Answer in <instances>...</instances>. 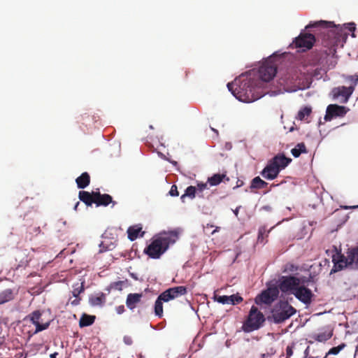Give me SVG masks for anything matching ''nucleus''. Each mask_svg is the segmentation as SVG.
<instances>
[{
    "instance_id": "10",
    "label": "nucleus",
    "mask_w": 358,
    "mask_h": 358,
    "mask_svg": "<svg viewBox=\"0 0 358 358\" xmlns=\"http://www.w3.org/2000/svg\"><path fill=\"white\" fill-rule=\"evenodd\" d=\"M316 39L313 34L301 33L290 45L292 48H301L303 51L310 49Z\"/></svg>"
},
{
    "instance_id": "24",
    "label": "nucleus",
    "mask_w": 358,
    "mask_h": 358,
    "mask_svg": "<svg viewBox=\"0 0 358 358\" xmlns=\"http://www.w3.org/2000/svg\"><path fill=\"white\" fill-rule=\"evenodd\" d=\"M16 293L12 289H6L0 292V305L13 300Z\"/></svg>"
},
{
    "instance_id": "28",
    "label": "nucleus",
    "mask_w": 358,
    "mask_h": 358,
    "mask_svg": "<svg viewBox=\"0 0 358 358\" xmlns=\"http://www.w3.org/2000/svg\"><path fill=\"white\" fill-rule=\"evenodd\" d=\"M141 230L142 227L138 225L129 227L127 229L128 238L131 241L136 240L138 237L139 233Z\"/></svg>"
},
{
    "instance_id": "16",
    "label": "nucleus",
    "mask_w": 358,
    "mask_h": 358,
    "mask_svg": "<svg viewBox=\"0 0 358 358\" xmlns=\"http://www.w3.org/2000/svg\"><path fill=\"white\" fill-rule=\"evenodd\" d=\"M42 313L40 310H35L28 315L31 322L36 326V332H39L47 329L50 326V322L40 323L39 320Z\"/></svg>"
},
{
    "instance_id": "36",
    "label": "nucleus",
    "mask_w": 358,
    "mask_h": 358,
    "mask_svg": "<svg viewBox=\"0 0 358 358\" xmlns=\"http://www.w3.org/2000/svg\"><path fill=\"white\" fill-rule=\"evenodd\" d=\"M196 194H197V196H199V197L203 198V192L205 189H208V184L207 183H202V182L201 183H198L197 186L196 187Z\"/></svg>"
},
{
    "instance_id": "26",
    "label": "nucleus",
    "mask_w": 358,
    "mask_h": 358,
    "mask_svg": "<svg viewBox=\"0 0 358 358\" xmlns=\"http://www.w3.org/2000/svg\"><path fill=\"white\" fill-rule=\"evenodd\" d=\"M163 302L168 301L164 299L163 295L160 294L155 303V314L159 317H162L163 316Z\"/></svg>"
},
{
    "instance_id": "15",
    "label": "nucleus",
    "mask_w": 358,
    "mask_h": 358,
    "mask_svg": "<svg viewBox=\"0 0 358 358\" xmlns=\"http://www.w3.org/2000/svg\"><path fill=\"white\" fill-rule=\"evenodd\" d=\"M354 87L349 86H340L334 87L332 90L333 96L334 98L342 97L341 103H347L354 92Z\"/></svg>"
},
{
    "instance_id": "43",
    "label": "nucleus",
    "mask_w": 358,
    "mask_h": 358,
    "mask_svg": "<svg viewBox=\"0 0 358 358\" xmlns=\"http://www.w3.org/2000/svg\"><path fill=\"white\" fill-rule=\"evenodd\" d=\"M15 358H27V354L24 352H19L15 354Z\"/></svg>"
},
{
    "instance_id": "40",
    "label": "nucleus",
    "mask_w": 358,
    "mask_h": 358,
    "mask_svg": "<svg viewBox=\"0 0 358 358\" xmlns=\"http://www.w3.org/2000/svg\"><path fill=\"white\" fill-rule=\"evenodd\" d=\"M169 194L172 196H177L179 195V192L178 191V187L176 185H173L171 186Z\"/></svg>"
},
{
    "instance_id": "5",
    "label": "nucleus",
    "mask_w": 358,
    "mask_h": 358,
    "mask_svg": "<svg viewBox=\"0 0 358 358\" xmlns=\"http://www.w3.org/2000/svg\"><path fill=\"white\" fill-rule=\"evenodd\" d=\"M265 320L263 313L259 310L257 307L252 306L247 319L243 324L242 329L246 333L258 330L264 325Z\"/></svg>"
},
{
    "instance_id": "30",
    "label": "nucleus",
    "mask_w": 358,
    "mask_h": 358,
    "mask_svg": "<svg viewBox=\"0 0 358 358\" xmlns=\"http://www.w3.org/2000/svg\"><path fill=\"white\" fill-rule=\"evenodd\" d=\"M307 149L304 143H298L291 150V153L294 157H299L302 153H307Z\"/></svg>"
},
{
    "instance_id": "56",
    "label": "nucleus",
    "mask_w": 358,
    "mask_h": 358,
    "mask_svg": "<svg viewBox=\"0 0 358 358\" xmlns=\"http://www.w3.org/2000/svg\"><path fill=\"white\" fill-rule=\"evenodd\" d=\"M143 234H144V232L143 231V232H142V234L141 235V236H143Z\"/></svg>"
},
{
    "instance_id": "57",
    "label": "nucleus",
    "mask_w": 358,
    "mask_h": 358,
    "mask_svg": "<svg viewBox=\"0 0 358 358\" xmlns=\"http://www.w3.org/2000/svg\"><path fill=\"white\" fill-rule=\"evenodd\" d=\"M324 358H327V357H324Z\"/></svg>"
},
{
    "instance_id": "44",
    "label": "nucleus",
    "mask_w": 358,
    "mask_h": 358,
    "mask_svg": "<svg viewBox=\"0 0 358 358\" xmlns=\"http://www.w3.org/2000/svg\"><path fill=\"white\" fill-rule=\"evenodd\" d=\"M122 285V281H118V282H115L113 283V287L115 288L120 289Z\"/></svg>"
},
{
    "instance_id": "39",
    "label": "nucleus",
    "mask_w": 358,
    "mask_h": 358,
    "mask_svg": "<svg viewBox=\"0 0 358 358\" xmlns=\"http://www.w3.org/2000/svg\"><path fill=\"white\" fill-rule=\"evenodd\" d=\"M269 233V230H267L265 227H261L259 229L258 232V241L263 242L264 236L265 234H268Z\"/></svg>"
},
{
    "instance_id": "47",
    "label": "nucleus",
    "mask_w": 358,
    "mask_h": 358,
    "mask_svg": "<svg viewBox=\"0 0 358 358\" xmlns=\"http://www.w3.org/2000/svg\"><path fill=\"white\" fill-rule=\"evenodd\" d=\"M58 355V353L57 352H54L52 354L50 355V358H57V356Z\"/></svg>"
},
{
    "instance_id": "46",
    "label": "nucleus",
    "mask_w": 358,
    "mask_h": 358,
    "mask_svg": "<svg viewBox=\"0 0 358 358\" xmlns=\"http://www.w3.org/2000/svg\"><path fill=\"white\" fill-rule=\"evenodd\" d=\"M354 358H358V347L356 348L355 354H354Z\"/></svg>"
},
{
    "instance_id": "22",
    "label": "nucleus",
    "mask_w": 358,
    "mask_h": 358,
    "mask_svg": "<svg viewBox=\"0 0 358 358\" xmlns=\"http://www.w3.org/2000/svg\"><path fill=\"white\" fill-rule=\"evenodd\" d=\"M94 193H90L86 191H80L78 194L79 199L85 203L87 206H91L93 203H95Z\"/></svg>"
},
{
    "instance_id": "12",
    "label": "nucleus",
    "mask_w": 358,
    "mask_h": 358,
    "mask_svg": "<svg viewBox=\"0 0 358 358\" xmlns=\"http://www.w3.org/2000/svg\"><path fill=\"white\" fill-rule=\"evenodd\" d=\"M349 109L343 106H338L337 104H329L326 110L324 120L326 121H331L334 117H344Z\"/></svg>"
},
{
    "instance_id": "25",
    "label": "nucleus",
    "mask_w": 358,
    "mask_h": 358,
    "mask_svg": "<svg viewBox=\"0 0 358 358\" xmlns=\"http://www.w3.org/2000/svg\"><path fill=\"white\" fill-rule=\"evenodd\" d=\"M90 303L93 306H103L106 303V294L101 292L90 297Z\"/></svg>"
},
{
    "instance_id": "29",
    "label": "nucleus",
    "mask_w": 358,
    "mask_h": 358,
    "mask_svg": "<svg viewBox=\"0 0 358 358\" xmlns=\"http://www.w3.org/2000/svg\"><path fill=\"white\" fill-rule=\"evenodd\" d=\"M268 185V182H265L264 180H262L259 176H257L254 178L250 184V189H264Z\"/></svg>"
},
{
    "instance_id": "9",
    "label": "nucleus",
    "mask_w": 358,
    "mask_h": 358,
    "mask_svg": "<svg viewBox=\"0 0 358 358\" xmlns=\"http://www.w3.org/2000/svg\"><path fill=\"white\" fill-rule=\"evenodd\" d=\"M277 73V65L272 61H265L258 71L259 78L264 82H269Z\"/></svg>"
},
{
    "instance_id": "19",
    "label": "nucleus",
    "mask_w": 358,
    "mask_h": 358,
    "mask_svg": "<svg viewBox=\"0 0 358 358\" xmlns=\"http://www.w3.org/2000/svg\"><path fill=\"white\" fill-rule=\"evenodd\" d=\"M73 289L72 291V294L75 299L72 300L71 298H70L69 299L68 303H71L72 306H78L80 302L81 299L79 297V295L85 290L84 282H83L81 283H76L73 285Z\"/></svg>"
},
{
    "instance_id": "52",
    "label": "nucleus",
    "mask_w": 358,
    "mask_h": 358,
    "mask_svg": "<svg viewBox=\"0 0 358 358\" xmlns=\"http://www.w3.org/2000/svg\"><path fill=\"white\" fill-rule=\"evenodd\" d=\"M79 203H79V201H78V202L76 203V205H75V206H74V209H75V210H77V208H78V206Z\"/></svg>"
},
{
    "instance_id": "3",
    "label": "nucleus",
    "mask_w": 358,
    "mask_h": 358,
    "mask_svg": "<svg viewBox=\"0 0 358 358\" xmlns=\"http://www.w3.org/2000/svg\"><path fill=\"white\" fill-rule=\"evenodd\" d=\"M178 239L176 230L164 231L156 236L145 249L144 252L152 259H159Z\"/></svg>"
},
{
    "instance_id": "50",
    "label": "nucleus",
    "mask_w": 358,
    "mask_h": 358,
    "mask_svg": "<svg viewBox=\"0 0 358 358\" xmlns=\"http://www.w3.org/2000/svg\"><path fill=\"white\" fill-rule=\"evenodd\" d=\"M234 214L237 216L238 213V208H237L235 210H234Z\"/></svg>"
},
{
    "instance_id": "51",
    "label": "nucleus",
    "mask_w": 358,
    "mask_h": 358,
    "mask_svg": "<svg viewBox=\"0 0 358 358\" xmlns=\"http://www.w3.org/2000/svg\"><path fill=\"white\" fill-rule=\"evenodd\" d=\"M206 228H213L214 226L213 224H208L206 227Z\"/></svg>"
},
{
    "instance_id": "42",
    "label": "nucleus",
    "mask_w": 358,
    "mask_h": 358,
    "mask_svg": "<svg viewBox=\"0 0 358 358\" xmlns=\"http://www.w3.org/2000/svg\"><path fill=\"white\" fill-rule=\"evenodd\" d=\"M117 314H122L125 311L124 306L123 305H120L116 307L115 308Z\"/></svg>"
},
{
    "instance_id": "49",
    "label": "nucleus",
    "mask_w": 358,
    "mask_h": 358,
    "mask_svg": "<svg viewBox=\"0 0 358 358\" xmlns=\"http://www.w3.org/2000/svg\"><path fill=\"white\" fill-rule=\"evenodd\" d=\"M40 231H41L40 227L34 228V232L40 233Z\"/></svg>"
},
{
    "instance_id": "33",
    "label": "nucleus",
    "mask_w": 358,
    "mask_h": 358,
    "mask_svg": "<svg viewBox=\"0 0 358 358\" xmlns=\"http://www.w3.org/2000/svg\"><path fill=\"white\" fill-rule=\"evenodd\" d=\"M312 112L311 108L310 107H304L301 108L297 115V117L300 120H304L306 117L309 116Z\"/></svg>"
},
{
    "instance_id": "21",
    "label": "nucleus",
    "mask_w": 358,
    "mask_h": 358,
    "mask_svg": "<svg viewBox=\"0 0 358 358\" xmlns=\"http://www.w3.org/2000/svg\"><path fill=\"white\" fill-rule=\"evenodd\" d=\"M143 296L142 293H130L127 295L126 305L130 310H134L137 304L141 301Z\"/></svg>"
},
{
    "instance_id": "41",
    "label": "nucleus",
    "mask_w": 358,
    "mask_h": 358,
    "mask_svg": "<svg viewBox=\"0 0 358 358\" xmlns=\"http://www.w3.org/2000/svg\"><path fill=\"white\" fill-rule=\"evenodd\" d=\"M293 355L292 346H287L286 348V358H290Z\"/></svg>"
},
{
    "instance_id": "45",
    "label": "nucleus",
    "mask_w": 358,
    "mask_h": 358,
    "mask_svg": "<svg viewBox=\"0 0 358 358\" xmlns=\"http://www.w3.org/2000/svg\"><path fill=\"white\" fill-rule=\"evenodd\" d=\"M124 342L127 344V345H130L131 343V341L130 338H124Z\"/></svg>"
},
{
    "instance_id": "4",
    "label": "nucleus",
    "mask_w": 358,
    "mask_h": 358,
    "mask_svg": "<svg viewBox=\"0 0 358 358\" xmlns=\"http://www.w3.org/2000/svg\"><path fill=\"white\" fill-rule=\"evenodd\" d=\"M291 162V158L285 157L284 154H278L268 162L266 166L261 171V175L266 180H273L278 177L280 171L285 169Z\"/></svg>"
},
{
    "instance_id": "31",
    "label": "nucleus",
    "mask_w": 358,
    "mask_h": 358,
    "mask_svg": "<svg viewBox=\"0 0 358 358\" xmlns=\"http://www.w3.org/2000/svg\"><path fill=\"white\" fill-rule=\"evenodd\" d=\"M226 177L227 176L224 173H216L208 178V182L211 186H215L221 183Z\"/></svg>"
},
{
    "instance_id": "38",
    "label": "nucleus",
    "mask_w": 358,
    "mask_h": 358,
    "mask_svg": "<svg viewBox=\"0 0 358 358\" xmlns=\"http://www.w3.org/2000/svg\"><path fill=\"white\" fill-rule=\"evenodd\" d=\"M346 346L345 343H343L340 345H338V346L336 347H334L332 348H331L328 352V355L329 354H332V355H337L339 353V352L341 350H342L343 349H344V348Z\"/></svg>"
},
{
    "instance_id": "53",
    "label": "nucleus",
    "mask_w": 358,
    "mask_h": 358,
    "mask_svg": "<svg viewBox=\"0 0 358 358\" xmlns=\"http://www.w3.org/2000/svg\"><path fill=\"white\" fill-rule=\"evenodd\" d=\"M211 129H212L213 131H215L216 134H217V131L216 129H213V128H211Z\"/></svg>"
},
{
    "instance_id": "55",
    "label": "nucleus",
    "mask_w": 358,
    "mask_h": 358,
    "mask_svg": "<svg viewBox=\"0 0 358 358\" xmlns=\"http://www.w3.org/2000/svg\"><path fill=\"white\" fill-rule=\"evenodd\" d=\"M308 348H309L308 347V348L306 349V351H305V352H306V353L308 352Z\"/></svg>"
},
{
    "instance_id": "2",
    "label": "nucleus",
    "mask_w": 358,
    "mask_h": 358,
    "mask_svg": "<svg viewBox=\"0 0 358 358\" xmlns=\"http://www.w3.org/2000/svg\"><path fill=\"white\" fill-rule=\"evenodd\" d=\"M259 84V81L251 74L241 75L234 82L229 83L227 87L237 99L250 103L262 97Z\"/></svg>"
},
{
    "instance_id": "32",
    "label": "nucleus",
    "mask_w": 358,
    "mask_h": 358,
    "mask_svg": "<svg viewBox=\"0 0 358 358\" xmlns=\"http://www.w3.org/2000/svg\"><path fill=\"white\" fill-rule=\"evenodd\" d=\"M196 194V189L194 186H189L185 189V192L180 197V199L182 202H184V199L186 196L189 197L191 199H194Z\"/></svg>"
},
{
    "instance_id": "20",
    "label": "nucleus",
    "mask_w": 358,
    "mask_h": 358,
    "mask_svg": "<svg viewBox=\"0 0 358 358\" xmlns=\"http://www.w3.org/2000/svg\"><path fill=\"white\" fill-rule=\"evenodd\" d=\"M95 203L97 206H107L109 203H113L114 206L116 202L113 201V198L108 194H100V192L94 193Z\"/></svg>"
},
{
    "instance_id": "48",
    "label": "nucleus",
    "mask_w": 358,
    "mask_h": 358,
    "mask_svg": "<svg viewBox=\"0 0 358 358\" xmlns=\"http://www.w3.org/2000/svg\"><path fill=\"white\" fill-rule=\"evenodd\" d=\"M220 230L219 227H216L215 229L212 231V234H215V232L218 231Z\"/></svg>"
},
{
    "instance_id": "7",
    "label": "nucleus",
    "mask_w": 358,
    "mask_h": 358,
    "mask_svg": "<svg viewBox=\"0 0 358 358\" xmlns=\"http://www.w3.org/2000/svg\"><path fill=\"white\" fill-rule=\"evenodd\" d=\"M350 258V249H348L347 256H345L341 252H336V255H334L332 257L334 266L331 271V273H336L348 266H352L354 262H351Z\"/></svg>"
},
{
    "instance_id": "18",
    "label": "nucleus",
    "mask_w": 358,
    "mask_h": 358,
    "mask_svg": "<svg viewBox=\"0 0 358 358\" xmlns=\"http://www.w3.org/2000/svg\"><path fill=\"white\" fill-rule=\"evenodd\" d=\"M31 258L28 256L27 250L18 251L15 255V269L25 268L30 262Z\"/></svg>"
},
{
    "instance_id": "1",
    "label": "nucleus",
    "mask_w": 358,
    "mask_h": 358,
    "mask_svg": "<svg viewBox=\"0 0 358 358\" xmlns=\"http://www.w3.org/2000/svg\"><path fill=\"white\" fill-rule=\"evenodd\" d=\"M310 28H318L319 34L322 38V44L329 49L330 53L336 52V47L340 43L345 42L348 34L345 31L348 29L352 32V36L355 37V31L356 24L354 22L344 24L343 26L333 24L331 22L321 20L310 23L306 27V29Z\"/></svg>"
},
{
    "instance_id": "34",
    "label": "nucleus",
    "mask_w": 358,
    "mask_h": 358,
    "mask_svg": "<svg viewBox=\"0 0 358 358\" xmlns=\"http://www.w3.org/2000/svg\"><path fill=\"white\" fill-rule=\"evenodd\" d=\"M332 333L322 332L315 335L314 338L318 342H325L330 339Z\"/></svg>"
},
{
    "instance_id": "11",
    "label": "nucleus",
    "mask_w": 358,
    "mask_h": 358,
    "mask_svg": "<svg viewBox=\"0 0 358 358\" xmlns=\"http://www.w3.org/2000/svg\"><path fill=\"white\" fill-rule=\"evenodd\" d=\"M279 290L277 287H268L263 291L255 299L257 303L271 304L278 296Z\"/></svg>"
},
{
    "instance_id": "35",
    "label": "nucleus",
    "mask_w": 358,
    "mask_h": 358,
    "mask_svg": "<svg viewBox=\"0 0 358 358\" xmlns=\"http://www.w3.org/2000/svg\"><path fill=\"white\" fill-rule=\"evenodd\" d=\"M350 261L354 262L356 266H358V247L350 249Z\"/></svg>"
},
{
    "instance_id": "54",
    "label": "nucleus",
    "mask_w": 358,
    "mask_h": 358,
    "mask_svg": "<svg viewBox=\"0 0 358 358\" xmlns=\"http://www.w3.org/2000/svg\"><path fill=\"white\" fill-rule=\"evenodd\" d=\"M265 357H266V355H265V354H262V358H265Z\"/></svg>"
},
{
    "instance_id": "14",
    "label": "nucleus",
    "mask_w": 358,
    "mask_h": 358,
    "mask_svg": "<svg viewBox=\"0 0 358 358\" xmlns=\"http://www.w3.org/2000/svg\"><path fill=\"white\" fill-rule=\"evenodd\" d=\"M187 293V289L185 286H177L171 287L162 293L164 299L168 302L171 300L177 299Z\"/></svg>"
},
{
    "instance_id": "23",
    "label": "nucleus",
    "mask_w": 358,
    "mask_h": 358,
    "mask_svg": "<svg viewBox=\"0 0 358 358\" xmlns=\"http://www.w3.org/2000/svg\"><path fill=\"white\" fill-rule=\"evenodd\" d=\"M77 187L79 189H85L90 183V176L87 172L83 173L76 179Z\"/></svg>"
},
{
    "instance_id": "13",
    "label": "nucleus",
    "mask_w": 358,
    "mask_h": 358,
    "mask_svg": "<svg viewBox=\"0 0 358 358\" xmlns=\"http://www.w3.org/2000/svg\"><path fill=\"white\" fill-rule=\"evenodd\" d=\"M294 295L298 300L306 305L310 304L314 296L312 291L301 284L299 285L294 292Z\"/></svg>"
},
{
    "instance_id": "27",
    "label": "nucleus",
    "mask_w": 358,
    "mask_h": 358,
    "mask_svg": "<svg viewBox=\"0 0 358 358\" xmlns=\"http://www.w3.org/2000/svg\"><path fill=\"white\" fill-rule=\"evenodd\" d=\"M95 316L83 314L79 321V326L80 327H85L92 325L95 320Z\"/></svg>"
},
{
    "instance_id": "37",
    "label": "nucleus",
    "mask_w": 358,
    "mask_h": 358,
    "mask_svg": "<svg viewBox=\"0 0 358 358\" xmlns=\"http://www.w3.org/2000/svg\"><path fill=\"white\" fill-rule=\"evenodd\" d=\"M345 80L350 82V86L354 87L355 90V87L358 84V75L346 76H345Z\"/></svg>"
},
{
    "instance_id": "8",
    "label": "nucleus",
    "mask_w": 358,
    "mask_h": 358,
    "mask_svg": "<svg viewBox=\"0 0 358 358\" xmlns=\"http://www.w3.org/2000/svg\"><path fill=\"white\" fill-rule=\"evenodd\" d=\"M300 284H301V280L297 277L293 275L282 276L280 280L278 288L282 292L294 294Z\"/></svg>"
},
{
    "instance_id": "17",
    "label": "nucleus",
    "mask_w": 358,
    "mask_h": 358,
    "mask_svg": "<svg viewBox=\"0 0 358 358\" xmlns=\"http://www.w3.org/2000/svg\"><path fill=\"white\" fill-rule=\"evenodd\" d=\"M215 300L222 304L236 305V304H239L240 303H241L243 301V299L242 296H241L238 294H232L231 296L215 295Z\"/></svg>"
},
{
    "instance_id": "6",
    "label": "nucleus",
    "mask_w": 358,
    "mask_h": 358,
    "mask_svg": "<svg viewBox=\"0 0 358 358\" xmlns=\"http://www.w3.org/2000/svg\"><path fill=\"white\" fill-rule=\"evenodd\" d=\"M296 312V309L287 301H280L273 308L271 316L275 323L280 324L289 319Z\"/></svg>"
}]
</instances>
